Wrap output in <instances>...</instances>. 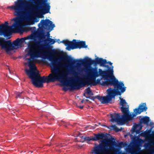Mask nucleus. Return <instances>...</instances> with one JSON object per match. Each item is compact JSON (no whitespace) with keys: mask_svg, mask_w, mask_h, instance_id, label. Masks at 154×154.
<instances>
[{"mask_svg":"<svg viewBox=\"0 0 154 154\" xmlns=\"http://www.w3.org/2000/svg\"><path fill=\"white\" fill-rule=\"evenodd\" d=\"M48 59L51 62L53 67L51 69V73L47 76L48 79H54V82L56 80L60 81L64 85L70 86L72 89H79L85 85V84L80 79L77 77L78 72L71 66L69 70L61 72V71L67 67L66 64L57 61V60L53 59V57L50 56Z\"/></svg>","mask_w":154,"mask_h":154,"instance_id":"1","label":"nucleus"},{"mask_svg":"<svg viewBox=\"0 0 154 154\" xmlns=\"http://www.w3.org/2000/svg\"><path fill=\"white\" fill-rule=\"evenodd\" d=\"M96 96L98 97V96H100L99 95H97Z\"/></svg>","mask_w":154,"mask_h":154,"instance_id":"42","label":"nucleus"},{"mask_svg":"<svg viewBox=\"0 0 154 154\" xmlns=\"http://www.w3.org/2000/svg\"><path fill=\"white\" fill-rule=\"evenodd\" d=\"M147 109L146 103H143L141 104L139 106L138 108L134 109V111H136V112L138 114H139L143 111H146Z\"/></svg>","mask_w":154,"mask_h":154,"instance_id":"15","label":"nucleus"},{"mask_svg":"<svg viewBox=\"0 0 154 154\" xmlns=\"http://www.w3.org/2000/svg\"><path fill=\"white\" fill-rule=\"evenodd\" d=\"M107 63L109 64L110 65H111V66H112V63H111V62H110V61H108V62H107L106 61V63Z\"/></svg>","mask_w":154,"mask_h":154,"instance_id":"38","label":"nucleus"},{"mask_svg":"<svg viewBox=\"0 0 154 154\" xmlns=\"http://www.w3.org/2000/svg\"><path fill=\"white\" fill-rule=\"evenodd\" d=\"M0 46L2 49H5L8 52L14 49L11 40H6L4 38L0 37Z\"/></svg>","mask_w":154,"mask_h":154,"instance_id":"9","label":"nucleus"},{"mask_svg":"<svg viewBox=\"0 0 154 154\" xmlns=\"http://www.w3.org/2000/svg\"><path fill=\"white\" fill-rule=\"evenodd\" d=\"M77 42L75 39H73L72 41H70L69 47H66V49L70 51L71 49L77 48Z\"/></svg>","mask_w":154,"mask_h":154,"instance_id":"18","label":"nucleus"},{"mask_svg":"<svg viewBox=\"0 0 154 154\" xmlns=\"http://www.w3.org/2000/svg\"><path fill=\"white\" fill-rule=\"evenodd\" d=\"M65 60L67 62H70L72 61V63L73 64L75 63L77 61L78 63L77 64H79V63H82L83 64H86L89 66H91L93 64L96 65L97 64H99L100 66H103V67L105 66L106 65L105 64L106 63V60L105 59H103L101 58L97 57L96 59L95 60H92L91 58L88 57L86 59L82 60H77L75 59H74L72 60L71 59L69 60L68 59H65Z\"/></svg>","mask_w":154,"mask_h":154,"instance_id":"7","label":"nucleus"},{"mask_svg":"<svg viewBox=\"0 0 154 154\" xmlns=\"http://www.w3.org/2000/svg\"><path fill=\"white\" fill-rule=\"evenodd\" d=\"M134 113L129 114V112L127 113L125 115H122L121 117L119 113H114L110 114L111 119L110 121L112 122H116L120 125H122L124 122L126 121H129L132 120L133 118L138 114L136 111H134Z\"/></svg>","mask_w":154,"mask_h":154,"instance_id":"8","label":"nucleus"},{"mask_svg":"<svg viewBox=\"0 0 154 154\" xmlns=\"http://www.w3.org/2000/svg\"><path fill=\"white\" fill-rule=\"evenodd\" d=\"M138 149H136V148H134L132 147L131 149L129 150V152L131 154H138V151L136 150Z\"/></svg>","mask_w":154,"mask_h":154,"instance_id":"26","label":"nucleus"},{"mask_svg":"<svg viewBox=\"0 0 154 154\" xmlns=\"http://www.w3.org/2000/svg\"><path fill=\"white\" fill-rule=\"evenodd\" d=\"M86 91V93H87L88 94H90L91 95H93V93L91 91V88L89 87H88L85 90Z\"/></svg>","mask_w":154,"mask_h":154,"instance_id":"28","label":"nucleus"},{"mask_svg":"<svg viewBox=\"0 0 154 154\" xmlns=\"http://www.w3.org/2000/svg\"><path fill=\"white\" fill-rule=\"evenodd\" d=\"M45 44L44 45H45L46 44H47L48 43V44L50 43L51 45H52L54 44L55 42L54 39L49 38H48L47 39L45 40ZM48 45H50L49 44H48ZM50 48V46H49V47L48 48H46V49H48Z\"/></svg>","mask_w":154,"mask_h":154,"instance_id":"22","label":"nucleus"},{"mask_svg":"<svg viewBox=\"0 0 154 154\" xmlns=\"http://www.w3.org/2000/svg\"><path fill=\"white\" fill-rule=\"evenodd\" d=\"M58 41H60V39H58Z\"/></svg>","mask_w":154,"mask_h":154,"instance_id":"44","label":"nucleus"},{"mask_svg":"<svg viewBox=\"0 0 154 154\" xmlns=\"http://www.w3.org/2000/svg\"><path fill=\"white\" fill-rule=\"evenodd\" d=\"M76 106L77 107L79 108L80 109H82L84 107L83 105H79L77 103L76 104Z\"/></svg>","mask_w":154,"mask_h":154,"instance_id":"34","label":"nucleus"},{"mask_svg":"<svg viewBox=\"0 0 154 154\" xmlns=\"http://www.w3.org/2000/svg\"><path fill=\"white\" fill-rule=\"evenodd\" d=\"M29 49L28 54L30 56L28 59L29 60H33L35 58H38L44 56L48 52L44 51L46 48L49 47L48 43L45 45L41 44L39 41H35L29 45Z\"/></svg>","mask_w":154,"mask_h":154,"instance_id":"4","label":"nucleus"},{"mask_svg":"<svg viewBox=\"0 0 154 154\" xmlns=\"http://www.w3.org/2000/svg\"><path fill=\"white\" fill-rule=\"evenodd\" d=\"M49 35H50V34H48V36H49Z\"/></svg>","mask_w":154,"mask_h":154,"instance_id":"43","label":"nucleus"},{"mask_svg":"<svg viewBox=\"0 0 154 154\" xmlns=\"http://www.w3.org/2000/svg\"><path fill=\"white\" fill-rule=\"evenodd\" d=\"M103 85L107 86L113 85L116 89H112L109 88L107 90V94L106 96H116V95H121L126 90V88L124 86V84L122 82H119L114 76L110 80H107L104 82Z\"/></svg>","mask_w":154,"mask_h":154,"instance_id":"5","label":"nucleus"},{"mask_svg":"<svg viewBox=\"0 0 154 154\" xmlns=\"http://www.w3.org/2000/svg\"><path fill=\"white\" fill-rule=\"evenodd\" d=\"M105 135L103 133L98 134L95 135V137H93L91 138H90L89 137H87L86 138V139L88 141L91 140L96 141L100 140L105 137Z\"/></svg>","mask_w":154,"mask_h":154,"instance_id":"17","label":"nucleus"},{"mask_svg":"<svg viewBox=\"0 0 154 154\" xmlns=\"http://www.w3.org/2000/svg\"><path fill=\"white\" fill-rule=\"evenodd\" d=\"M63 90L64 91H66L67 90V89L66 88L63 87Z\"/></svg>","mask_w":154,"mask_h":154,"instance_id":"39","label":"nucleus"},{"mask_svg":"<svg viewBox=\"0 0 154 154\" xmlns=\"http://www.w3.org/2000/svg\"><path fill=\"white\" fill-rule=\"evenodd\" d=\"M70 41L68 40H64L61 41L60 42H58V43H63L66 46H67V47H69Z\"/></svg>","mask_w":154,"mask_h":154,"instance_id":"24","label":"nucleus"},{"mask_svg":"<svg viewBox=\"0 0 154 154\" xmlns=\"http://www.w3.org/2000/svg\"><path fill=\"white\" fill-rule=\"evenodd\" d=\"M142 126L140 124H137L134 125L133 126V129L131 134L133 135L134 133H135L134 135L136 136H137V134L138 135L140 134V133L141 132L140 131L141 129Z\"/></svg>","mask_w":154,"mask_h":154,"instance_id":"16","label":"nucleus"},{"mask_svg":"<svg viewBox=\"0 0 154 154\" xmlns=\"http://www.w3.org/2000/svg\"><path fill=\"white\" fill-rule=\"evenodd\" d=\"M140 134L138 136L131 135V137L132 138L133 141V145L132 147H134V148H136V149H138L139 146L141 145L143 142V140L140 138Z\"/></svg>","mask_w":154,"mask_h":154,"instance_id":"12","label":"nucleus"},{"mask_svg":"<svg viewBox=\"0 0 154 154\" xmlns=\"http://www.w3.org/2000/svg\"><path fill=\"white\" fill-rule=\"evenodd\" d=\"M19 40V38H18L13 42V44L14 46H17L20 43Z\"/></svg>","mask_w":154,"mask_h":154,"instance_id":"29","label":"nucleus"},{"mask_svg":"<svg viewBox=\"0 0 154 154\" xmlns=\"http://www.w3.org/2000/svg\"><path fill=\"white\" fill-rule=\"evenodd\" d=\"M121 97H119L120 99V103L122 106H124V104L126 103V102L125 100L123 99H121Z\"/></svg>","mask_w":154,"mask_h":154,"instance_id":"31","label":"nucleus"},{"mask_svg":"<svg viewBox=\"0 0 154 154\" xmlns=\"http://www.w3.org/2000/svg\"><path fill=\"white\" fill-rule=\"evenodd\" d=\"M105 148L103 145H100V144L95 145L91 150L92 154H100L102 153H105Z\"/></svg>","mask_w":154,"mask_h":154,"instance_id":"14","label":"nucleus"},{"mask_svg":"<svg viewBox=\"0 0 154 154\" xmlns=\"http://www.w3.org/2000/svg\"><path fill=\"white\" fill-rule=\"evenodd\" d=\"M31 36H28L24 38H22L20 39L19 38V41L20 43L24 42H25V40L26 39H31Z\"/></svg>","mask_w":154,"mask_h":154,"instance_id":"25","label":"nucleus"},{"mask_svg":"<svg viewBox=\"0 0 154 154\" xmlns=\"http://www.w3.org/2000/svg\"><path fill=\"white\" fill-rule=\"evenodd\" d=\"M149 117L147 116H145L140 119V124L141 125L142 124L144 123L148 125L149 124Z\"/></svg>","mask_w":154,"mask_h":154,"instance_id":"19","label":"nucleus"},{"mask_svg":"<svg viewBox=\"0 0 154 154\" xmlns=\"http://www.w3.org/2000/svg\"><path fill=\"white\" fill-rule=\"evenodd\" d=\"M120 109L123 113V115H125L127 113L129 112V109L128 107H125V106H121Z\"/></svg>","mask_w":154,"mask_h":154,"instance_id":"23","label":"nucleus"},{"mask_svg":"<svg viewBox=\"0 0 154 154\" xmlns=\"http://www.w3.org/2000/svg\"><path fill=\"white\" fill-rule=\"evenodd\" d=\"M150 126L152 127V128L154 127V123L152 122H150Z\"/></svg>","mask_w":154,"mask_h":154,"instance_id":"36","label":"nucleus"},{"mask_svg":"<svg viewBox=\"0 0 154 154\" xmlns=\"http://www.w3.org/2000/svg\"><path fill=\"white\" fill-rule=\"evenodd\" d=\"M38 26L39 27H40L41 26L42 27H48L51 30H52L55 27V25L53 24L52 22L48 19H46L45 20H42L40 23L38 24Z\"/></svg>","mask_w":154,"mask_h":154,"instance_id":"11","label":"nucleus"},{"mask_svg":"<svg viewBox=\"0 0 154 154\" xmlns=\"http://www.w3.org/2000/svg\"><path fill=\"white\" fill-rule=\"evenodd\" d=\"M112 129L116 131V132H118L119 131H121V130L119 129L116 127L115 125H112L111 126Z\"/></svg>","mask_w":154,"mask_h":154,"instance_id":"30","label":"nucleus"},{"mask_svg":"<svg viewBox=\"0 0 154 154\" xmlns=\"http://www.w3.org/2000/svg\"><path fill=\"white\" fill-rule=\"evenodd\" d=\"M20 94H18L17 96H18V97L20 96Z\"/></svg>","mask_w":154,"mask_h":154,"instance_id":"40","label":"nucleus"},{"mask_svg":"<svg viewBox=\"0 0 154 154\" xmlns=\"http://www.w3.org/2000/svg\"><path fill=\"white\" fill-rule=\"evenodd\" d=\"M104 67H106L108 69L106 70H102L101 69H99L98 72L97 70L93 69L91 71V74L90 80L87 81L86 83L88 85H92L95 86L97 84H100L102 86H105L103 85V82L107 81V80H111L113 77V66H112L110 67L108 65H106Z\"/></svg>","mask_w":154,"mask_h":154,"instance_id":"2","label":"nucleus"},{"mask_svg":"<svg viewBox=\"0 0 154 154\" xmlns=\"http://www.w3.org/2000/svg\"><path fill=\"white\" fill-rule=\"evenodd\" d=\"M89 101V100L87 99H83L81 101L80 103H84L85 104L86 102H88Z\"/></svg>","mask_w":154,"mask_h":154,"instance_id":"33","label":"nucleus"},{"mask_svg":"<svg viewBox=\"0 0 154 154\" xmlns=\"http://www.w3.org/2000/svg\"><path fill=\"white\" fill-rule=\"evenodd\" d=\"M103 141L106 142L109 146V145H111L109 146V148L111 150L115 149L116 147L121 148L123 144V142H120L118 144L116 143L115 139L113 138H108L106 140H103Z\"/></svg>","mask_w":154,"mask_h":154,"instance_id":"10","label":"nucleus"},{"mask_svg":"<svg viewBox=\"0 0 154 154\" xmlns=\"http://www.w3.org/2000/svg\"><path fill=\"white\" fill-rule=\"evenodd\" d=\"M83 96H85V94H84Z\"/></svg>","mask_w":154,"mask_h":154,"instance_id":"41","label":"nucleus"},{"mask_svg":"<svg viewBox=\"0 0 154 154\" xmlns=\"http://www.w3.org/2000/svg\"><path fill=\"white\" fill-rule=\"evenodd\" d=\"M77 48H85L87 47L88 46L86 45L85 42L81 41L77 42Z\"/></svg>","mask_w":154,"mask_h":154,"instance_id":"21","label":"nucleus"},{"mask_svg":"<svg viewBox=\"0 0 154 154\" xmlns=\"http://www.w3.org/2000/svg\"><path fill=\"white\" fill-rule=\"evenodd\" d=\"M51 53L52 54H54L56 53V51L55 50L53 49L51 50Z\"/></svg>","mask_w":154,"mask_h":154,"instance_id":"37","label":"nucleus"},{"mask_svg":"<svg viewBox=\"0 0 154 154\" xmlns=\"http://www.w3.org/2000/svg\"><path fill=\"white\" fill-rule=\"evenodd\" d=\"M149 134V131H146L143 132H142L140 134V136H141L143 137H146L148 136Z\"/></svg>","mask_w":154,"mask_h":154,"instance_id":"27","label":"nucleus"},{"mask_svg":"<svg viewBox=\"0 0 154 154\" xmlns=\"http://www.w3.org/2000/svg\"><path fill=\"white\" fill-rule=\"evenodd\" d=\"M14 23L12 26H9L8 21H6L5 23L0 24V35H4L8 39H10L9 37L11 35V31L13 27L16 28L20 26V18L16 17L14 19Z\"/></svg>","mask_w":154,"mask_h":154,"instance_id":"6","label":"nucleus"},{"mask_svg":"<svg viewBox=\"0 0 154 154\" xmlns=\"http://www.w3.org/2000/svg\"><path fill=\"white\" fill-rule=\"evenodd\" d=\"M33 60H29L28 65L30 68V70L25 69L26 74L31 79L32 83L35 87L38 88H42L43 87V83L50 82V81H54V79H48L47 76H45L41 77L38 72L35 71L36 69L35 66H34L32 62Z\"/></svg>","mask_w":154,"mask_h":154,"instance_id":"3","label":"nucleus"},{"mask_svg":"<svg viewBox=\"0 0 154 154\" xmlns=\"http://www.w3.org/2000/svg\"><path fill=\"white\" fill-rule=\"evenodd\" d=\"M66 145V144H63L62 143H60L59 144L58 146L60 147H62Z\"/></svg>","mask_w":154,"mask_h":154,"instance_id":"35","label":"nucleus"},{"mask_svg":"<svg viewBox=\"0 0 154 154\" xmlns=\"http://www.w3.org/2000/svg\"><path fill=\"white\" fill-rule=\"evenodd\" d=\"M94 100L95 99H97L102 104L108 103L111 100L112 98H115V97H86Z\"/></svg>","mask_w":154,"mask_h":154,"instance_id":"13","label":"nucleus"},{"mask_svg":"<svg viewBox=\"0 0 154 154\" xmlns=\"http://www.w3.org/2000/svg\"><path fill=\"white\" fill-rule=\"evenodd\" d=\"M114 150L115 151L112 154H121V152L119 150H117L115 148V149Z\"/></svg>","mask_w":154,"mask_h":154,"instance_id":"32","label":"nucleus"},{"mask_svg":"<svg viewBox=\"0 0 154 154\" xmlns=\"http://www.w3.org/2000/svg\"><path fill=\"white\" fill-rule=\"evenodd\" d=\"M100 145H103L105 147V150L106 151L105 153H102V154H109L110 153V152L109 150V149H110L109 148V146L108 144L105 142H103V140H102L100 143Z\"/></svg>","mask_w":154,"mask_h":154,"instance_id":"20","label":"nucleus"}]
</instances>
